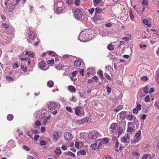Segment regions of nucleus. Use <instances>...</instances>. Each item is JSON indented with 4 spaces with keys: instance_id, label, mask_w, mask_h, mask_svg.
Instances as JSON below:
<instances>
[{
    "instance_id": "nucleus-58",
    "label": "nucleus",
    "mask_w": 159,
    "mask_h": 159,
    "mask_svg": "<svg viewBox=\"0 0 159 159\" xmlns=\"http://www.w3.org/2000/svg\"><path fill=\"white\" fill-rule=\"evenodd\" d=\"M13 69H16L18 67V65L16 63H15L13 64Z\"/></svg>"
},
{
    "instance_id": "nucleus-46",
    "label": "nucleus",
    "mask_w": 159,
    "mask_h": 159,
    "mask_svg": "<svg viewBox=\"0 0 159 159\" xmlns=\"http://www.w3.org/2000/svg\"><path fill=\"white\" fill-rule=\"evenodd\" d=\"M49 55H51L53 56H54L55 55L56 53L53 51H50L48 52Z\"/></svg>"
},
{
    "instance_id": "nucleus-41",
    "label": "nucleus",
    "mask_w": 159,
    "mask_h": 159,
    "mask_svg": "<svg viewBox=\"0 0 159 159\" xmlns=\"http://www.w3.org/2000/svg\"><path fill=\"white\" fill-rule=\"evenodd\" d=\"M144 101L145 102H148L150 101V99L148 95H147L145 98Z\"/></svg>"
},
{
    "instance_id": "nucleus-5",
    "label": "nucleus",
    "mask_w": 159,
    "mask_h": 159,
    "mask_svg": "<svg viewBox=\"0 0 159 159\" xmlns=\"http://www.w3.org/2000/svg\"><path fill=\"white\" fill-rule=\"evenodd\" d=\"M48 109L50 110L54 109L57 106V103L53 102H49L48 103Z\"/></svg>"
},
{
    "instance_id": "nucleus-20",
    "label": "nucleus",
    "mask_w": 159,
    "mask_h": 159,
    "mask_svg": "<svg viewBox=\"0 0 159 159\" xmlns=\"http://www.w3.org/2000/svg\"><path fill=\"white\" fill-rule=\"evenodd\" d=\"M152 158V157L150 154H145L143 156L141 159H147Z\"/></svg>"
},
{
    "instance_id": "nucleus-47",
    "label": "nucleus",
    "mask_w": 159,
    "mask_h": 159,
    "mask_svg": "<svg viewBox=\"0 0 159 159\" xmlns=\"http://www.w3.org/2000/svg\"><path fill=\"white\" fill-rule=\"evenodd\" d=\"M101 159H112V157L110 156H107V157H102Z\"/></svg>"
},
{
    "instance_id": "nucleus-61",
    "label": "nucleus",
    "mask_w": 159,
    "mask_h": 159,
    "mask_svg": "<svg viewBox=\"0 0 159 159\" xmlns=\"http://www.w3.org/2000/svg\"><path fill=\"white\" fill-rule=\"evenodd\" d=\"M27 158L28 159H35L34 157L30 155L27 156Z\"/></svg>"
},
{
    "instance_id": "nucleus-52",
    "label": "nucleus",
    "mask_w": 159,
    "mask_h": 159,
    "mask_svg": "<svg viewBox=\"0 0 159 159\" xmlns=\"http://www.w3.org/2000/svg\"><path fill=\"white\" fill-rule=\"evenodd\" d=\"M39 135H35L34 137V139L35 141H37L38 140V139L39 138Z\"/></svg>"
},
{
    "instance_id": "nucleus-55",
    "label": "nucleus",
    "mask_w": 159,
    "mask_h": 159,
    "mask_svg": "<svg viewBox=\"0 0 159 159\" xmlns=\"http://www.w3.org/2000/svg\"><path fill=\"white\" fill-rule=\"evenodd\" d=\"M107 92L108 93H110L111 92V88L108 86L107 87Z\"/></svg>"
},
{
    "instance_id": "nucleus-17",
    "label": "nucleus",
    "mask_w": 159,
    "mask_h": 159,
    "mask_svg": "<svg viewBox=\"0 0 159 159\" xmlns=\"http://www.w3.org/2000/svg\"><path fill=\"white\" fill-rule=\"evenodd\" d=\"M96 144L98 147H101L102 143V140L100 139H99L96 142Z\"/></svg>"
},
{
    "instance_id": "nucleus-15",
    "label": "nucleus",
    "mask_w": 159,
    "mask_h": 159,
    "mask_svg": "<svg viewBox=\"0 0 159 159\" xmlns=\"http://www.w3.org/2000/svg\"><path fill=\"white\" fill-rule=\"evenodd\" d=\"M53 136L54 137V139L55 141H57V140L59 138L58 136V133L57 131H55L54 132Z\"/></svg>"
},
{
    "instance_id": "nucleus-21",
    "label": "nucleus",
    "mask_w": 159,
    "mask_h": 159,
    "mask_svg": "<svg viewBox=\"0 0 159 159\" xmlns=\"http://www.w3.org/2000/svg\"><path fill=\"white\" fill-rule=\"evenodd\" d=\"M68 90L73 92H74L76 91V89L75 87L72 85L69 86L68 87Z\"/></svg>"
},
{
    "instance_id": "nucleus-25",
    "label": "nucleus",
    "mask_w": 159,
    "mask_h": 159,
    "mask_svg": "<svg viewBox=\"0 0 159 159\" xmlns=\"http://www.w3.org/2000/svg\"><path fill=\"white\" fill-rule=\"evenodd\" d=\"M47 86L50 87H52L54 85V82L53 81L49 80L47 83Z\"/></svg>"
},
{
    "instance_id": "nucleus-9",
    "label": "nucleus",
    "mask_w": 159,
    "mask_h": 159,
    "mask_svg": "<svg viewBox=\"0 0 159 159\" xmlns=\"http://www.w3.org/2000/svg\"><path fill=\"white\" fill-rule=\"evenodd\" d=\"M141 135V131L139 130L135 134V139L133 141V143H136L139 142L140 139L141 138L139 137Z\"/></svg>"
},
{
    "instance_id": "nucleus-14",
    "label": "nucleus",
    "mask_w": 159,
    "mask_h": 159,
    "mask_svg": "<svg viewBox=\"0 0 159 159\" xmlns=\"http://www.w3.org/2000/svg\"><path fill=\"white\" fill-rule=\"evenodd\" d=\"M131 39V35L130 34H126L125 37H123L121 39L125 41L128 42Z\"/></svg>"
},
{
    "instance_id": "nucleus-12",
    "label": "nucleus",
    "mask_w": 159,
    "mask_h": 159,
    "mask_svg": "<svg viewBox=\"0 0 159 159\" xmlns=\"http://www.w3.org/2000/svg\"><path fill=\"white\" fill-rule=\"evenodd\" d=\"M38 66L41 69L43 70H45L47 69H44V68L46 66L45 63L44 62V61H42L38 63Z\"/></svg>"
},
{
    "instance_id": "nucleus-2",
    "label": "nucleus",
    "mask_w": 159,
    "mask_h": 159,
    "mask_svg": "<svg viewBox=\"0 0 159 159\" xmlns=\"http://www.w3.org/2000/svg\"><path fill=\"white\" fill-rule=\"evenodd\" d=\"M74 17L78 20L82 19L83 14L81 10L79 8H76L74 11Z\"/></svg>"
},
{
    "instance_id": "nucleus-32",
    "label": "nucleus",
    "mask_w": 159,
    "mask_h": 159,
    "mask_svg": "<svg viewBox=\"0 0 159 159\" xmlns=\"http://www.w3.org/2000/svg\"><path fill=\"white\" fill-rule=\"evenodd\" d=\"M55 152L57 155H60L61 153V150L60 148H57L55 150Z\"/></svg>"
},
{
    "instance_id": "nucleus-27",
    "label": "nucleus",
    "mask_w": 159,
    "mask_h": 159,
    "mask_svg": "<svg viewBox=\"0 0 159 159\" xmlns=\"http://www.w3.org/2000/svg\"><path fill=\"white\" fill-rule=\"evenodd\" d=\"M143 90L144 92L146 94H148V85H147L145 86L143 89Z\"/></svg>"
},
{
    "instance_id": "nucleus-31",
    "label": "nucleus",
    "mask_w": 159,
    "mask_h": 159,
    "mask_svg": "<svg viewBox=\"0 0 159 159\" xmlns=\"http://www.w3.org/2000/svg\"><path fill=\"white\" fill-rule=\"evenodd\" d=\"M143 23L145 25H147L148 27H150L151 26V25L150 24H148V21L147 19H144L143 20Z\"/></svg>"
},
{
    "instance_id": "nucleus-62",
    "label": "nucleus",
    "mask_w": 159,
    "mask_h": 159,
    "mask_svg": "<svg viewBox=\"0 0 159 159\" xmlns=\"http://www.w3.org/2000/svg\"><path fill=\"white\" fill-rule=\"evenodd\" d=\"M93 3L95 4H98L100 2V0H94Z\"/></svg>"
},
{
    "instance_id": "nucleus-63",
    "label": "nucleus",
    "mask_w": 159,
    "mask_h": 159,
    "mask_svg": "<svg viewBox=\"0 0 159 159\" xmlns=\"http://www.w3.org/2000/svg\"><path fill=\"white\" fill-rule=\"evenodd\" d=\"M35 125L39 126L40 125V122L39 120H37L35 122Z\"/></svg>"
},
{
    "instance_id": "nucleus-60",
    "label": "nucleus",
    "mask_w": 159,
    "mask_h": 159,
    "mask_svg": "<svg viewBox=\"0 0 159 159\" xmlns=\"http://www.w3.org/2000/svg\"><path fill=\"white\" fill-rule=\"evenodd\" d=\"M77 71H73L72 73L71 74V76L74 78V77L75 76V75L77 73Z\"/></svg>"
},
{
    "instance_id": "nucleus-43",
    "label": "nucleus",
    "mask_w": 159,
    "mask_h": 159,
    "mask_svg": "<svg viewBox=\"0 0 159 159\" xmlns=\"http://www.w3.org/2000/svg\"><path fill=\"white\" fill-rule=\"evenodd\" d=\"M67 154L68 155H70L73 157H75V155L73 153L71 152L70 151L68 152H67Z\"/></svg>"
},
{
    "instance_id": "nucleus-8",
    "label": "nucleus",
    "mask_w": 159,
    "mask_h": 159,
    "mask_svg": "<svg viewBox=\"0 0 159 159\" xmlns=\"http://www.w3.org/2000/svg\"><path fill=\"white\" fill-rule=\"evenodd\" d=\"M85 34L84 31L80 33L79 35V39L80 40V41L82 42H85Z\"/></svg>"
},
{
    "instance_id": "nucleus-18",
    "label": "nucleus",
    "mask_w": 159,
    "mask_h": 159,
    "mask_svg": "<svg viewBox=\"0 0 159 159\" xmlns=\"http://www.w3.org/2000/svg\"><path fill=\"white\" fill-rule=\"evenodd\" d=\"M25 54L26 55H28L29 56H30L32 58H34V54L33 52H32L28 51H26Z\"/></svg>"
},
{
    "instance_id": "nucleus-28",
    "label": "nucleus",
    "mask_w": 159,
    "mask_h": 159,
    "mask_svg": "<svg viewBox=\"0 0 159 159\" xmlns=\"http://www.w3.org/2000/svg\"><path fill=\"white\" fill-rule=\"evenodd\" d=\"M118 135H120L123 132V129L121 126H119L118 128V130L117 129Z\"/></svg>"
},
{
    "instance_id": "nucleus-57",
    "label": "nucleus",
    "mask_w": 159,
    "mask_h": 159,
    "mask_svg": "<svg viewBox=\"0 0 159 159\" xmlns=\"http://www.w3.org/2000/svg\"><path fill=\"white\" fill-rule=\"evenodd\" d=\"M141 106L140 104H138L136 106V108L139 111L141 109Z\"/></svg>"
},
{
    "instance_id": "nucleus-10",
    "label": "nucleus",
    "mask_w": 159,
    "mask_h": 159,
    "mask_svg": "<svg viewBox=\"0 0 159 159\" xmlns=\"http://www.w3.org/2000/svg\"><path fill=\"white\" fill-rule=\"evenodd\" d=\"M28 37L31 40L34 39L36 37V33L33 31H30L28 34Z\"/></svg>"
},
{
    "instance_id": "nucleus-37",
    "label": "nucleus",
    "mask_w": 159,
    "mask_h": 159,
    "mask_svg": "<svg viewBox=\"0 0 159 159\" xmlns=\"http://www.w3.org/2000/svg\"><path fill=\"white\" fill-rule=\"evenodd\" d=\"M129 15L131 19V20H133V19H134V16L133 15L132 11L131 10L129 11Z\"/></svg>"
},
{
    "instance_id": "nucleus-42",
    "label": "nucleus",
    "mask_w": 159,
    "mask_h": 159,
    "mask_svg": "<svg viewBox=\"0 0 159 159\" xmlns=\"http://www.w3.org/2000/svg\"><path fill=\"white\" fill-rule=\"evenodd\" d=\"M22 148L24 150L27 151H29L30 150V149L29 148L25 145H23L22 147Z\"/></svg>"
},
{
    "instance_id": "nucleus-19",
    "label": "nucleus",
    "mask_w": 159,
    "mask_h": 159,
    "mask_svg": "<svg viewBox=\"0 0 159 159\" xmlns=\"http://www.w3.org/2000/svg\"><path fill=\"white\" fill-rule=\"evenodd\" d=\"M77 155H85L86 154V152L83 149H81L80 151H79L77 152Z\"/></svg>"
},
{
    "instance_id": "nucleus-11",
    "label": "nucleus",
    "mask_w": 159,
    "mask_h": 159,
    "mask_svg": "<svg viewBox=\"0 0 159 159\" xmlns=\"http://www.w3.org/2000/svg\"><path fill=\"white\" fill-rule=\"evenodd\" d=\"M129 135L128 134L123 137L122 139V141L124 143H129Z\"/></svg>"
},
{
    "instance_id": "nucleus-30",
    "label": "nucleus",
    "mask_w": 159,
    "mask_h": 159,
    "mask_svg": "<svg viewBox=\"0 0 159 159\" xmlns=\"http://www.w3.org/2000/svg\"><path fill=\"white\" fill-rule=\"evenodd\" d=\"M89 147L93 150H95L96 148H98L96 143L92 144L89 146Z\"/></svg>"
},
{
    "instance_id": "nucleus-6",
    "label": "nucleus",
    "mask_w": 159,
    "mask_h": 159,
    "mask_svg": "<svg viewBox=\"0 0 159 159\" xmlns=\"http://www.w3.org/2000/svg\"><path fill=\"white\" fill-rule=\"evenodd\" d=\"M83 110V108L81 107H77L75 108V113L76 115L80 116L82 113Z\"/></svg>"
},
{
    "instance_id": "nucleus-7",
    "label": "nucleus",
    "mask_w": 159,
    "mask_h": 159,
    "mask_svg": "<svg viewBox=\"0 0 159 159\" xmlns=\"http://www.w3.org/2000/svg\"><path fill=\"white\" fill-rule=\"evenodd\" d=\"M128 113V112L122 111L118 114V115H119L120 119L122 120H124L125 117H127Z\"/></svg>"
},
{
    "instance_id": "nucleus-1",
    "label": "nucleus",
    "mask_w": 159,
    "mask_h": 159,
    "mask_svg": "<svg viewBox=\"0 0 159 159\" xmlns=\"http://www.w3.org/2000/svg\"><path fill=\"white\" fill-rule=\"evenodd\" d=\"M102 136L100 133L96 131H90L88 134V138L91 140H94L98 137H100Z\"/></svg>"
},
{
    "instance_id": "nucleus-29",
    "label": "nucleus",
    "mask_w": 159,
    "mask_h": 159,
    "mask_svg": "<svg viewBox=\"0 0 159 159\" xmlns=\"http://www.w3.org/2000/svg\"><path fill=\"white\" fill-rule=\"evenodd\" d=\"M115 147L117 151L120 150L121 147L120 146V144L119 143L116 142V143Z\"/></svg>"
},
{
    "instance_id": "nucleus-16",
    "label": "nucleus",
    "mask_w": 159,
    "mask_h": 159,
    "mask_svg": "<svg viewBox=\"0 0 159 159\" xmlns=\"http://www.w3.org/2000/svg\"><path fill=\"white\" fill-rule=\"evenodd\" d=\"M100 139L102 140V144H107L109 142L108 139L107 138H102Z\"/></svg>"
},
{
    "instance_id": "nucleus-49",
    "label": "nucleus",
    "mask_w": 159,
    "mask_h": 159,
    "mask_svg": "<svg viewBox=\"0 0 159 159\" xmlns=\"http://www.w3.org/2000/svg\"><path fill=\"white\" fill-rule=\"evenodd\" d=\"M21 68L24 71H27V67H25L23 65L21 66Z\"/></svg>"
},
{
    "instance_id": "nucleus-24",
    "label": "nucleus",
    "mask_w": 159,
    "mask_h": 159,
    "mask_svg": "<svg viewBox=\"0 0 159 159\" xmlns=\"http://www.w3.org/2000/svg\"><path fill=\"white\" fill-rule=\"evenodd\" d=\"M81 62L79 60L75 61L74 62V65L76 67H79L81 65Z\"/></svg>"
},
{
    "instance_id": "nucleus-36",
    "label": "nucleus",
    "mask_w": 159,
    "mask_h": 159,
    "mask_svg": "<svg viewBox=\"0 0 159 159\" xmlns=\"http://www.w3.org/2000/svg\"><path fill=\"white\" fill-rule=\"evenodd\" d=\"M66 109L67 111L69 112H72V110H71V108L69 106H66Z\"/></svg>"
},
{
    "instance_id": "nucleus-45",
    "label": "nucleus",
    "mask_w": 159,
    "mask_h": 159,
    "mask_svg": "<svg viewBox=\"0 0 159 159\" xmlns=\"http://www.w3.org/2000/svg\"><path fill=\"white\" fill-rule=\"evenodd\" d=\"M139 46H140V48L143 49V50H145L146 48V46H147L146 45H142L141 44H140Z\"/></svg>"
},
{
    "instance_id": "nucleus-34",
    "label": "nucleus",
    "mask_w": 159,
    "mask_h": 159,
    "mask_svg": "<svg viewBox=\"0 0 159 159\" xmlns=\"http://www.w3.org/2000/svg\"><path fill=\"white\" fill-rule=\"evenodd\" d=\"M13 118V116L12 114L8 115L7 116V119L9 120H12Z\"/></svg>"
},
{
    "instance_id": "nucleus-56",
    "label": "nucleus",
    "mask_w": 159,
    "mask_h": 159,
    "mask_svg": "<svg viewBox=\"0 0 159 159\" xmlns=\"http://www.w3.org/2000/svg\"><path fill=\"white\" fill-rule=\"evenodd\" d=\"M80 0H75V3L76 6H78L80 5Z\"/></svg>"
},
{
    "instance_id": "nucleus-23",
    "label": "nucleus",
    "mask_w": 159,
    "mask_h": 159,
    "mask_svg": "<svg viewBox=\"0 0 159 159\" xmlns=\"http://www.w3.org/2000/svg\"><path fill=\"white\" fill-rule=\"evenodd\" d=\"M107 48L108 50L112 51L114 50V46L112 44H109L107 45Z\"/></svg>"
},
{
    "instance_id": "nucleus-26",
    "label": "nucleus",
    "mask_w": 159,
    "mask_h": 159,
    "mask_svg": "<svg viewBox=\"0 0 159 159\" xmlns=\"http://www.w3.org/2000/svg\"><path fill=\"white\" fill-rule=\"evenodd\" d=\"M98 75L100 76L102 79L104 78L103 76V71L101 70H99L98 72Z\"/></svg>"
},
{
    "instance_id": "nucleus-33",
    "label": "nucleus",
    "mask_w": 159,
    "mask_h": 159,
    "mask_svg": "<svg viewBox=\"0 0 159 159\" xmlns=\"http://www.w3.org/2000/svg\"><path fill=\"white\" fill-rule=\"evenodd\" d=\"M123 108V106L122 105H119L116 109H115V111L118 112L119 110Z\"/></svg>"
},
{
    "instance_id": "nucleus-40",
    "label": "nucleus",
    "mask_w": 159,
    "mask_h": 159,
    "mask_svg": "<svg viewBox=\"0 0 159 159\" xmlns=\"http://www.w3.org/2000/svg\"><path fill=\"white\" fill-rule=\"evenodd\" d=\"M95 11L96 13H100L102 11V10L101 8H99L98 7H96L95 8Z\"/></svg>"
},
{
    "instance_id": "nucleus-54",
    "label": "nucleus",
    "mask_w": 159,
    "mask_h": 159,
    "mask_svg": "<svg viewBox=\"0 0 159 159\" xmlns=\"http://www.w3.org/2000/svg\"><path fill=\"white\" fill-rule=\"evenodd\" d=\"M94 10V9L93 8H90L89 10V11L91 14H93Z\"/></svg>"
},
{
    "instance_id": "nucleus-3",
    "label": "nucleus",
    "mask_w": 159,
    "mask_h": 159,
    "mask_svg": "<svg viewBox=\"0 0 159 159\" xmlns=\"http://www.w3.org/2000/svg\"><path fill=\"white\" fill-rule=\"evenodd\" d=\"M118 129V126L117 123H113L112 124L110 127V133L113 134V133H116Z\"/></svg>"
},
{
    "instance_id": "nucleus-39",
    "label": "nucleus",
    "mask_w": 159,
    "mask_h": 159,
    "mask_svg": "<svg viewBox=\"0 0 159 159\" xmlns=\"http://www.w3.org/2000/svg\"><path fill=\"white\" fill-rule=\"evenodd\" d=\"M6 79L7 80H8L9 81H13L14 80L13 78L8 76H7Z\"/></svg>"
},
{
    "instance_id": "nucleus-4",
    "label": "nucleus",
    "mask_w": 159,
    "mask_h": 159,
    "mask_svg": "<svg viewBox=\"0 0 159 159\" xmlns=\"http://www.w3.org/2000/svg\"><path fill=\"white\" fill-rule=\"evenodd\" d=\"M64 137L65 139L68 142L71 141L73 138L72 134L68 132H66L64 134Z\"/></svg>"
},
{
    "instance_id": "nucleus-51",
    "label": "nucleus",
    "mask_w": 159,
    "mask_h": 159,
    "mask_svg": "<svg viewBox=\"0 0 159 159\" xmlns=\"http://www.w3.org/2000/svg\"><path fill=\"white\" fill-rule=\"evenodd\" d=\"M141 79L143 81H145L148 80V78L146 76H143L141 77Z\"/></svg>"
},
{
    "instance_id": "nucleus-35",
    "label": "nucleus",
    "mask_w": 159,
    "mask_h": 159,
    "mask_svg": "<svg viewBox=\"0 0 159 159\" xmlns=\"http://www.w3.org/2000/svg\"><path fill=\"white\" fill-rule=\"evenodd\" d=\"M127 131V132L131 134L132 133V132L133 131V129L131 127L129 126L128 128Z\"/></svg>"
},
{
    "instance_id": "nucleus-38",
    "label": "nucleus",
    "mask_w": 159,
    "mask_h": 159,
    "mask_svg": "<svg viewBox=\"0 0 159 159\" xmlns=\"http://www.w3.org/2000/svg\"><path fill=\"white\" fill-rule=\"evenodd\" d=\"M2 26L4 27L5 28L6 30L7 29H8L9 25L5 23H2Z\"/></svg>"
},
{
    "instance_id": "nucleus-13",
    "label": "nucleus",
    "mask_w": 159,
    "mask_h": 159,
    "mask_svg": "<svg viewBox=\"0 0 159 159\" xmlns=\"http://www.w3.org/2000/svg\"><path fill=\"white\" fill-rule=\"evenodd\" d=\"M89 121V118L88 117H86L82 119L81 120H79L78 122L80 124H83L88 122Z\"/></svg>"
},
{
    "instance_id": "nucleus-50",
    "label": "nucleus",
    "mask_w": 159,
    "mask_h": 159,
    "mask_svg": "<svg viewBox=\"0 0 159 159\" xmlns=\"http://www.w3.org/2000/svg\"><path fill=\"white\" fill-rule=\"evenodd\" d=\"M104 75L108 80H111V77H110V76L108 74H107V73H105L104 74Z\"/></svg>"
},
{
    "instance_id": "nucleus-22",
    "label": "nucleus",
    "mask_w": 159,
    "mask_h": 159,
    "mask_svg": "<svg viewBox=\"0 0 159 159\" xmlns=\"http://www.w3.org/2000/svg\"><path fill=\"white\" fill-rule=\"evenodd\" d=\"M127 117V120L129 121L132 120L134 118L135 119H136V117H134L133 115H129V114H128Z\"/></svg>"
},
{
    "instance_id": "nucleus-64",
    "label": "nucleus",
    "mask_w": 159,
    "mask_h": 159,
    "mask_svg": "<svg viewBox=\"0 0 159 159\" xmlns=\"http://www.w3.org/2000/svg\"><path fill=\"white\" fill-rule=\"evenodd\" d=\"M26 134L29 136L30 138H32V136L30 134V132L29 131H28L26 133Z\"/></svg>"
},
{
    "instance_id": "nucleus-59",
    "label": "nucleus",
    "mask_w": 159,
    "mask_h": 159,
    "mask_svg": "<svg viewBox=\"0 0 159 159\" xmlns=\"http://www.w3.org/2000/svg\"><path fill=\"white\" fill-rule=\"evenodd\" d=\"M139 111L137 110L136 108L134 109L133 110V111L134 113L135 114H137L138 113Z\"/></svg>"
},
{
    "instance_id": "nucleus-53",
    "label": "nucleus",
    "mask_w": 159,
    "mask_h": 159,
    "mask_svg": "<svg viewBox=\"0 0 159 159\" xmlns=\"http://www.w3.org/2000/svg\"><path fill=\"white\" fill-rule=\"evenodd\" d=\"M75 145L76 148H78L80 147V143L76 141L75 143Z\"/></svg>"
},
{
    "instance_id": "nucleus-44",
    "label": "nucleus",
    "mask_w": 159,
    "mask_h": 159,
    "mask_svg": "<svg viewBox=\"0 0 159 159\" xmlns=\"http://www.w3.org/2000/svg\"><path fill=\"white\" fill-rule=\"evenodd\" d=\"M13 143L14 141L12 140H11L8 142L7 143L11 147L12 146V144Z\"/></svg>"
},
{
    "instance_id": "nucleus-48",
    "label": "nucleus",
    "mask_w": 159,
    "mask_h": 159,
    "mask_svg": "<svg viewBox=\"0 0 159 159\" xmlns=\"http://www.w3.org/2000/svg\"><path fill=\"white\" fill-rule=\"evenodd\" d=\"M48 63L50 64H52L54 63V61L53 59L48 61Z\"/></svg>"
}]
</instances>
